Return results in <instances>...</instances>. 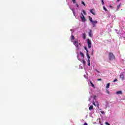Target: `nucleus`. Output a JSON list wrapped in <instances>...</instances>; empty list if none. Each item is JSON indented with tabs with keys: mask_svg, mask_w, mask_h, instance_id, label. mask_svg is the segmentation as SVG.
Returning a JSON list of instances; mask_svg holds the SVG:
<instances>
[{
	"mask_svg": "<svg viewBox=\"0 0 125 125\" xmlns=\"http://www.w3.org/2000/svg\"><path fill=\"white\" fill-rule=\"evenodd\" d=\"M108 57L109 60H110V61H113V60H115L116 59L115 55H114L113 53L109 52L108 54Z\"/></svg>",
	"mask_w": 125,
	"mask_h": 125,
	"instance_id": "nucleus-1",
	"label": "nucleus"
},
{
	"mask_svg": "<svg viewBox=\"0 0 125 125\" xmlns=\"http://www.w3.org/2000/svg\"><path fill=\"white\" fill-rule=\"evenodd\" d=\"M80 18L82 19V22H85L86 21V20H85V17H84V16H83V13H81V15H80Z\"/></svg>",
	"mask_w": 125,
	"mask_h": 125,
	"instance_id": "nucleus-2",
	"label": "nucleus"
},
{
	"mask_svg": "<svg viewBox=\"0 0 125 125\" xmlns=\"http://www.w3.org/2000/svg\"><path fill=\"white\" fill-rule=\"evenodd\" d=\"M88 48H91V41L89 39L87 40Z\"/></svg>",
	"mask_w": 125,
	"mask_h": 125,
	"instance_id": "nucleus-3",
	"label": "nucleus"
},
{
	"mask_svg": "<svg viewBox=\"0 0 125 125\" xmlns=\"http://www.w3.org/2000/svg\"><path fill=\"white\" fill-rule=\"evenodd\" d=\"M91 23L93 25V27H96V24H97L98 23V21H93Z\"/></svg>",
	"mask_w": 125,
	"mask_h": 125,
	"instance_id": "nucleus-4",
	"label": "nucleus"
},
{
	"mask_svg": "<svg viewBox=\"0 0 125 125\" xmlns=\"http://www.w3.org/2000/svg\"><path fill=\"white\" fill-rule=\"evenodd\" d=\"M90 13H91L92 14H93V15H95L96 13H95V10H94V9H91L90 10Z\"/></svg>",
	"mask_w": 125,
	"mask_h": 125,
	"instance_id": "nucleus-5",
	"label": "nucleus"
},
{
	"mask_svg": "<svg viewBox=\"0 0 125 125\" xmlns=\"http://www.w3.org/2000/svg\"><path fill=\"white\" fill-rule=\"evenodd\" d=\"M73 44H74V45H76V47H79V42H78V41H75L73 42Z\"/></svg>",
	"mask_w": 125,
	"mask_h": 125,
	"instance_id": "nucleus-6",
	"label": "nucleus"
},
{
	"mask_svg": "<svg viewBox=\"0 0 125 125\" xmlns=\"http://www.w3.org/2000/svg\"><path fill=\"white\" fill-rule=\"evenodd\" d=\"M120 77L121 79H122V81H124V80L125 79V75L123 73H121L120 75Z\"/></svg>",
	"mask_w": 125,
	"mask_h": 125,
	"instance_id": "nucleus-7",
	"label": "nucleus"
},
{
	"mask_svg": "<svg viewBox=\"0 0 125 125\" xmlns=\"http://www.w3.org/2000/svg\"><path fill=\"white\" fill-rule=\"evenodd\" d=\"M116 94H117V95H119V94H123V92L122 91H118L116 92Z\"/></svg>",
	"mask_w": 125,
	"mask_h": 125,
	"instance_id": "nucleus-8",
	"label": "nucleus"
},
{
	"mask_svg": "<svg viewBox=\"0 0 125 125\" xmlns=\"http://www.w3.org/2000/svg\"><path fill=\"white\" fill-rule=\"evenodd\" d=\"M121 5H122V3H120L119 5L117 6V10H119V9H120V7H121Z\"/></svg>",
	"mask_w": 125,
	"mask_h": 125,
	"instance_id": "nucleus-9",
	"label": "nucleus"
},
{
	"mask_svg": "<svg viewBox=\"0 0 125 125\" xmlns=\"http://www.w3.org/2000/svg\"><path fill=\"white\" fill-rule=\"evenodd\" d=\"M89 111H91V110H93V105H91L89 107Z\"/></svg>",
	"mask_w": 125,
	"mask_h": 125,
	"instance_id": "nucleus-10",
	"label": "nucleus"
},
{
	"mask_svg": "<svg viewBox=\"0 0 125 125\" xmlns=\"http://www.w3.org/2000/svg\"><path fill=\"white\" fill-rule=\"evenodd\" d=\"M83 40H85V39H86L85 33L83 34Z\"/></svg>",
	"mask_w": 125,
	"mask_h": 125,
	"instance_id": "nucleus-11",
	"label": "nucleus"
},
{
	"mask_svg": "<svg viewBox=\"0 0 125 125\" xmlns=\"http://www.w3.org/2000/svg\"><path fill=\"white\" fill-rule=\"evenodd\" d=\"M71 41H74L75 40V36H74V35H71Z\"/></svg>",
	"mask_w": 125,
	"mask_h": 125,
	"instance_id": "nucleus-12",
	"label": "nucleus"
},
{
	"mask_svg": "<svg viewBox=\"0 0 125 125\" xmlns=\"http://www.w3.org/2000/svg\"><path fill=\"white\" fill-rule=\"evenodd\" d=\"M80 55H81L83 58H84V54H83V53L80 52Z\"/></svg>",
	"mask_w": 125,
	"mask_h": 125,
	"instance_id": "nucleus-13",
	"label": "nucleus"
},
{
	"mask_svg": "<svg viewBox=\"0 0 125 125\" xmlns=\"http://www.w3.org/2000/svg\"><path fill=\"white\" fill-rule=\"evenodd\" d=\"M87 63H88V66H90V60H89V59L88 60Z\"/></svg>",
	"mask_w": 125,
	"mask_h": 125,
	"instance_id": "nucleus-14",
	"label": "nucleus"
},
{
	"mask_svg": "<svg viewBox=\"0 0 125 125\" xmlns=\"http://www.w3.org/2000/svg\"><path fill=\"white\" fill-rule=\"evenodd\" d=\"M110 87V83L107 84L106 88H109Z\"/></svg>",
	"mask_w": 125,
	"mask_h": 125,
	"instance_id": "nucleus-15",
	"label": "nucleus"
},
{
	"mask_svg": "<svg viewBox=\"0 0 125 125\" xmlns=\"http://www.w3.org/2000/svg\"><path fill=\"white\" fill-rule=\"evenodd\" d=\"M88 17H89V19L90 22H92L93 21L92 20V18H91L90 16H89Z\"/></svg>",
	"mask_w": 125,
	"mask_h": 125,
	"instance_id": "nucleus-16",
	"label": "nucleus"
},
{
	"mask_svg": "<svg viewBox=\"0 0 125 125\" xmlns=\"http://www.w3.org/2000/svg\"><path fill=\"white\" fill-rule=\"evenodd\" d=\"M89 36L91 38V37H92V35H91V30L90 31V32H89Z\"/></svg>",
	"mask_w": 125,
	"mask_h": 125,
	"instance_id": "nucleus-17",
	"label": "nucleus"
},
{
	"mask_svg": "<svg viewBox=\"0 0 125 125\" xmlns=\"http://www.w3.org/2000/svg\"><path fill=\"white\" fill-rule=\"evenodd\" d=\"M84 48L85 50H86V53L88 52V50H87V48L86 46H84Z\"/></svg>",
	"mask_w": 125,
	"mask_h": 125,
	"instance_id": "nucleus-18",
	"label": "nucleus"
},
{
	"mask_svg": "<svg viewBox=\"0 0 125 125\" xmlns=\"http://www.w3.org/2000/svg\"><path fill=\"white\" fill-rule=\"evenodd\" d=\"M86 56H87V57L88 58V59H89V58H90V57L89 56V55L88 54V52L86 53Z\"/></svg>",
	"mask_w": 125,
	"mask_h": 125,
	"instance_id": "nucleus-19",
	"label": "nucleus"
},
{
	"mask_svg": "<svg viewBox=\"0 0 125 125\" xmlns=\"http://www.w3.org/2000/svg\"><path fill=\"white\" fill-rule=\"evenodd\" d=\"M90 83L91 84V86H92V87H94V84H93V83H92V82H90Z\"/></svg>",
	"mask_w": 125,
	"mask_h": 125,
	"instance_id": "nucleus-20",
	"label": "nucleus"
},
{
	"mask_svg": "<svg viewBox=\"0 0 125 125\" xmlns=\"http://www.w3.org/2000/svg\"><path fill=\"white\" fill-rule=\"evenodd\" d=\"M83 12L84 15H86V12H85V11H84V10H83Z\"/></svg>",
	"mask_w": 125,
	"mask_h": 125,
	"instance_id": "nucleus-21",
	"label": "nucleus"
},
{
	"mask_svg": "<svg viewBox=\"0 0 125 125\" xmlns=\"http://www.w3.org/2000/svg\"><path fill=\"white\" fill-rule=\"evenodd\" d=\"M102 4L103 5H104V0H101Z\"/></svg>",
	"mask_w": 125,
	"mask_h": 125,
	"instance_id": "nucleus-22",
	"label": "nucleus"
},
{
	"mask_svg": "<svg viewBox=\"0 0 125 125\" xmlns=\"http://www.w3.org/2000/svg\"><path fill=\"white\" fill-rule=\"evenodd\" d=\"M103 9L104 10H105V11H108V10H107V9H106V8L105 7V6L103 7Z\"/></svg>",
	"mask_w": 125,
	"mask_h": 125,
	"instance_id": "nucleus-23",
	"label": "nucleus"
},
{
	"mask_svg": "<svg viewBox=\"0 0 125 125\" xmlns=\"http://www.w3.org/2000/svg\"><path fill=\"white\" fill-rule=\"evenodd\" d=\"M82 4H83L84 6H85V3H84V2H83V1H82Z\"/></svg>",
	"mask_w": 125,
	"mask_h": 125,
	"instance_id": "nucleus-24",
	"label": "nucleus"
},
{
	"mask_svg": "<svg viewBox=\"0 0 125 125\" xmlns=\"http://www.w3.org/2000/svg\"><path fill=\"white\" fill-rule=\"evenodd\" d=\"M106 93H107V94H110V92L109 91V90H106Z\"/></svg>",
	"mask_w": 125,
	"mask_h": 125,
	"instance_id": "nucleus-25",
	"label": "nucleus"
},
{
	"mask_svg": "<svg viewBox=\"0 0 125 125\" xmlns=\"http://www.w3.org/2000/svg\"><path fill=\"white\" fill-rule=\"evenodd\" d=\"M105 125H110V124H109V123L107 122H105Z\"/></svg>",
	"mask_w": 125,
	"mask_h": 125,
	"instance_id": "nucleus-26",
	"label": "nucleus"
},
{
	"mask_svg": "<svg viewBox=\"0 0 125 125\" xmlns=\"http://www.w3.org/2000/svg\"><path fill=\"white\" fill-rule=\"evenodd\" d=\"M86 63V62H85V61L83 60V64L84 65H85V64Z\"/></svg>",
	"mask_w": 125,
	"mask_h": 125,
	"instance_id": "nucleus-27",
	"label": "nucleus"
},
{
	"mask_svg": "<svg viewBox=\"0 0 125 125\" xmlns=\"http://www.w3.org/2000/svg\"><path fill=\"white\" fill-rule=\"evenodd\" d=\"M117 81H118V79H115L113 81V83H115V82H117Z\"/></svg>",
	"mask_w": 125,
	"mask_h": 125,
	"instance_id": "nucleus-28",
	"label": "nucleus"
},
{
	"mask_svg": "<svg viewBox=\"0 0 125 125\" xmlns=\"http://www.w3.org/2000/svg\"><path fill=\"white\" fill-rule=\"evenodd\" d=\"M73 3H76V0H72Z\"/></svg>",
	"mask_w": 125,
	"mask_h": 125,
	"instance_id": "nucleus-29",
	"label": "nucleus"
},
{
	"mask_svg": "<svg viewBox=\"0 0 125 125\" xmlns=\"http://www.w3.org/2000/svg\"><path fill=\"white\" fill-rule=\"evenodd\" d=\"M93 104L94 105V106H96V104H95V103L93 102Z\"/></svg>",
	"mask_w": 125,
	"mask_h": 125,
	"instance_id": "nucleus-30",
	"label": "nucleus"
},
{
	"mask_svg": "<svg viewBox=\"0 0 125 125\" xmlns=\"http://www.w3.org/2000/svg\"><path fill=\"white\" fill-rule=\"evenodd\" d=\"M109 7H110V8H114V7L111 5L109 6Z\"/></svg>",
	"mask_w": 125,
	"mask_h": 125,
	"instance_id": "nucleus-31",
	"label": "nucleus"
},
{
	"mask_svg": "<svg viewBox=\"0 0 125 125\" xmlns=\"http://www.w3.org/2000/svg\"><path fill=\"white\" fill-rule=\"evenodd\" d=\"M96 96L95 95V96H94V97H93V99H96Z\"/></svg>",
	"mask_w": 125,
	"mask_h": 125,
	"instance_id": "nucleus-32",
	"label": "nucleus"
},
{
	"mask_svg": "<svg viewBox=\"0 0 125 125\" xmlns=\"http://www.w3.org/2000/svg\"><path fill=\"white\" fill-rule=\"evenodd\" d=\"M98 81H102V79H98Z\"/></svg>",
	"mask_w": 125,
	"mask_h": 125,
	"instance_id": "nucleus-33",
	"label": "nucleus"
},
{
	"mask_svg": "<svg viewBox=\"0 0 125 125\" xmlns=\"http://www.w3.org/2000/svg\"><path fill=\"white\" fill-rule=\"evenodd\" d=\"M76 6H77V7H79V5L78 4V3H76Z\"/></svg>",
	"mask_w": 125,
	"mask_h": 125,
	"instance_id": "nucleus-34",
	"label": "nucleus"
},
{
	"mask_svg": "<svg viewBox=\"0 0 125 125\" xmlns=\"http://www.w3.org/2000/svg\"><path fill=\"white\" fill-rule=\"evenodd\" d=\"M92 55H93V50H92Z\"/></svg>",
	"mask_w": 125,
	"mask_h": 125,
	"instance_id": "nucleus-35",
	"label": "nucleus"
},
{
	"mask_svg": "<svg viewBox=\"0 0 125 125\" xmlns=\"http://www.w3.org/2000/svg\"><path fill=\"white\" fill-rule=\"evenodd\" d=\"M83 125H87V123H84Z\"/></svg>",
	"mask_w": 125,
	"mask_h": 125,
	"instance_id": "nucleus-36",
	"label": "nucleus"
},
{
	"mask_svg": "<svg viewBox=\"0 0 125 125\" xmlns=\"http://www.w3.org/2000/svg\"><path fill=\"white\" fill-rule=\"evenodd\" d=\"M101 113H102V114H104V112L101 111Z\"/></svg>",
	"mask_w": 125,
	"mask_h": 125,
	"instance_id": "nucleus-37",
	"label": "nucleus"
},
{
	"mask_svg": "<svg viewBox=\"0 0 125 125\" xmlns=\"http://www.w3.org/2000/svg\"><path fill=\"white\" fill-rule=\"evenodd\" d=\"M120 0H117V1L119 2V1H120Z\"/></svg>",
	"mask_w": 125,
	"mask_h": 125,
	"instance_id": "nucleus-38",
	"label": "nucleus"
},
{
	"mask_svg": "<svg viewBox=\"0 0 125 125\" xmlns=\"http://www.w3.org/2000/svg\"><path fill=\"white\" fill-rule=\"evenodd\" d=\"M99 123H100V124H101V121H100Z\"/></svg>",
	"mask_w": 125,
	"mask_h": 125,
	"instance_id": "nucleus-39",
	"label": "nucleus"
},
{
	"mask_svg": "<svg viewBox=\"0 0 125 125\" xmlns=\"http://www.w3.org/2000/svg\"><path fill=\"white\" fill-rule=\"evenodd\" d=\"M101 125H103L101 124Z\"/></svg>",
	"mask_w": 125,
	"mask_h": 125,
	"instance_id": "nucleus-40",
	"label": "nucleus"
}]
</instances>
